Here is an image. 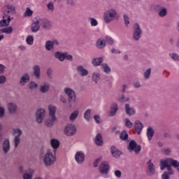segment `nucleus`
Here are the masks:
<instances>
[{
    "label": "nucleus",
    "mask_w": 179,
    "mask_h": 179,
    "mask_svg": "<svg viewBox=\"0 0 179 179\" xmlns=\"http://www.w3.org/2000/svg\"><path fill=\"white\" fill-rule=\"evenodd\" d=\"M48 110L50 119L45 122V125L47 127H52V125H54V122L57 121V117H55V112L57 111V108L53 105H50L48 107Z\"/></svg>",
    "instance_id": "f257e3e1"
},
{
    "label": "nucleus",
    "mask_w": 179,
    "mask_h": 179,
    "mask_svg": "<svg viewBox=\"0 0 179 179\" xmlns=\"http://www.w3.org/2000/svg\"><path fill=\"white\" fill-rule=\"evenodd\" d=\"M117 17V10L114 8H110L106 11L103 14V20L105 23H110L113 20H115Z\"/></svg>",
    "instance_id": "f03ea898"
},
{
    "label": "nucleus",
    "mask_w": 179,
    "mask_h": 179,
    "mask_svg": "<svg viewBox=\"0 0 179 179\" xmlns=\"http://www.w3.org/2000/svg\"><path fill=\"white\" fill-rule=\"evenodd\" d=\"M55 160V152L53 153L48 151L43 157V163L45 166H51V164H54Z\"/></svg>",
    "instance_id": "7ed1b4c3"
},
{
    "label": "nucleus",
    "mask_w": 179,
    "mask_h": 179,
    "mask_svg": "<svg viewBox=\"0 0 179 179\" xmlns=\"http://www.w3.org/2000/svg\"><path fill=\"white\" fill-rule=\"evenodd\" d=\"M64 92L67 94L69 97V103H73L76 101V94H75V91L71 88H65Z\"/></svg>",
    "instance_id": "20e7f679"
},
{
    "label": "nucleus",
    "mask_w": 179,
    "mask_h": 179,
    "mask_svg": "<svg viewBox=\"0 0 179 179\" xmlns=\"http://www.w3.org/2000/svg\"><path fill=\"white\" fill-rule=\"evenodd\" d=\"M129 152H135V153H139V151L141 150L142 148L141 145H138L136 141L132 140L129 143V145L127 147Z\"/></svg>",
    "instance_id": "39448f33"
},
{
    "label": "nucleus",
    "mask_w": 179,
    "mask_h": 179,
    "mask_svg": "<svg viewBox=\"0 0 179 179\" xmlns=\"http://www.w3.org/2000/svg\"><path fill=\"white\" fill-rule=\"evenodd\" d=\"M64 132L67 136H72L76 134V127L72 124H67L65 127Z\"/></svg>",
    "instance_id": "423d86ee"
},
{
    "label": "nucleus",
    "mask_w": 179,
    "mask_h": 179,
    "mask_svg": "<svg viewBox=\"0 0 179 179\" xmlns=\"http://www.w3.org/2000/svg\"><path fill=\"white\" fill-rule=\"evenodd\" d=\"M142 34V30H141V26L139 24L136 23L134 24V31L133 34V38L136 41L141 38V35Z\"/></svg>",
    "instance_id": "0eeeda50"
},
{
    "label": "nucleus",
    "mask_w": 179,
    "mask_h": 179,
    "mask_svg": "<svg viewBox=\"0 0 179 179\" xmlns=\"http://www.w3.org/2000/svg\"><path fill=\"white\" fill-rule=\"evenodd\" d=\"M40 17H35L31 27L32 33H37L40 30Z\"/></svg>",
    "instance_id": "6e6552de"
},
{
    "label": "nucleus",
    "mask_w": 179,
    "mask_h": 179,
    "mask_svg": "<svg viewBox=\"0 0 179 179\" xmlns=\"http://www.w3.org/2000/svg\"><path fill=\"white\" fill-rule=\"evenodd\" d=\"M45 115V110L44 109H38L36 113V121L41 124L43 122V117Z\"/></svg>",
    "instance_id": "1a4fd4ad"
},
{
    "label": "nucleus",
    "mask_w": 179,
    "mask_h": 179,
    "mask_svg": "<svg viewBox=\"0 0 179 179\" xmlns=\"http://www.w3.org/2000/svg\"><path fill=\"white\" fill-rule=\"evenodd\" d=\"M11 20L12 19L10 18V16L4 15L3 19L0 20V27H6V26H9Z\"/></svg>",
    "instance_id": "9d476101"
},
{
    "label": "nucleus",
    "mask_w": 179,
    "mask_h": 179,
    "mask_svg": "<svg viewBox=\"0 0 179 179\" xmlns=\"http://www.w3.org/2000/svg\"><path fill=\"white\" fill-rule=\"evenodd\" d=\"M110 165L107 162H102L99 166V171L101 174H108Z\"/></svg>",
    "instance_id": "9b49d317"
},
{
    "label": "nucleus",
    "mask_w": 179,
    "mask_h": 179,
    "mask_svg": "<svg viewBox=\"0 0 179 179\" xmlns=\"http://www.w3.org/2000/svg\"><path fill=\"white\" fill-rule=\"evenodd\" d=\"M16 134H18V135L15 137V148H17V146L20 143V136H22V130H20V129H14V135H16Z\"/></svg>",
    "instance_id": "f8f14e48"
},
{
    "label": "nucleus",
    "mask_w": 179,
    "mask_h": 179,
    "mask_svg": "<svg viewBox=\"0 0 179 179\" xmlns=\"http://www.w3.org/2000/svg\"><path fill=\"white\" fill-rule=\"evenodd\" d=\"M75 159L77 163H83V162H85V153L83 152H77L75 155Z\"/></svg>",
    "instance_id": "ddd939ff"
},
{
    "label": "nucleus",
    "mask_w": 179,
    "mask_h": 179,
    "mask_svg": "<svg viewBox=\"0 0 179 179\" xmlns=\"http://www.w3.org/2000/svg\"><path fill=\"white\" fill-rule=\"evenodd\" d=\"M39 23L40 26H42L43 29H49L51 27V23L48 21V20H45L44 18L39 17Z\"/></svg>",
    "instance_id": "4468645a"
},
{
    "label": "nucleus",
    "mask_w": 179,
    "mask_h": 179,
    "mask_svg": "<svg viewBox=\"0 0 179 179\" xmlns=\"http://www.w3.org/2000/svg\"><path fill=\"white\" fill-rule=\"evenodd\" d=\"M134 128L138 135H141L142 129H143V124H142V123L139 120H137L134 123Z\"/></svg>",
    "instance_id": "2eb2a0df"
},
{
    "label": "nucleus",
    "mask_w": 179,
    "mask_h": 179,
    "mask_svg": "<svg viewBox=\"0 0 179 179\" xmlns=\"http://www.w3.org/2000/svg\"><path fill=\"white\" fill-rule=\"evenodd\" d=\"M77 72L78 75H80V76H87V74L89 73V71L85 69V67H83V66H78L77 67Z\"/></svg>",
    "instance_id": "dca6fc26"
},
{
    "label": "nucleus",
    "mask_w": 179,
    "mask_h": 179,
    "mask_svg": "<svg viewBox=\"0 0 179 179\" xmlns=\"http://www.w3.org/2000/svg\"><path fill=\"white\" fill-rule=\"evenodd\" d=\"M147 174L148 176H152V174H155V165L153 164V163H152L151 160L148 162Z\"/></svg>",
    "instance_id": "f3484780"
},
{
    "label": "nucleus",
    "mask_w": 179,
    "mask_h": 179,
    "mask_svg": "<svg viewBox=\"0 0 179 179\" xmlns=\"http://www.w3.org/2000/svg\"><path fill=\"white\" fill-rule=\"evenodd\" d=\"M50 145L52 149H54L53 152L55 153L57 149L59 148V141L57 139L53 138L50 141Z\"/></svg>",
    "instance_id": "a211bd4d"
},
{
    "label": "nucleus",
    "mask_w": 179,
    "mask_h": 179,
    "mask_svg": "<svg viewBox=\"0 0 179 179\" xmlns=\"http://www.w3.org/2000/svg\"><path fill=\"white\" fill-rule=\"evenodd\" d=\"M94 143L96 146H102L103 145V137L101 134H98L94 139Z\"/></svg>",
    "instance_id": "6ab92c4d"
},
{
    "label": "nucleus",
    "mask_w": 179,
    "mask_h": 179,
    "mask_svg": "<svg viewBox=\"0 0 179 179\" xmlns=\"http://www.w3.org/2000/svg\"><path fill=\"white\" fill-rule=\"evenodd\" d=\"M125 112L127 115H134L135 114V109L129 107V104H125Z\"/></svg>",
    "instance_id": "aec40b11"
},
{
    "label": "nucleus",
    "mask_w": 179,
    "mask_h": 179,
    "mask_svg": "<svg viewBox=\"0 0 179 179\" xmlns=\"http://www.w3.org/2000/svg\"><path fill=\"white\" fill-rule=\"evenodd\" d=\"M110 152L114 157H120V156L121 155V151L117 150L115 146L110 147Z\"/></svg>",
    "instance_id": "412c9836"
},
{
    "label": "nucleus",
    "mask_w": 179,
    "mask_h": 179,
    "mask_svg": "<svg viewBox=\"0 0 179 179\" xmlns=\"http://www.w3.org/2000/svg\"><path fill=\"white\" fill-rule=\"evenodd\" d=\"M29 80H30V77L27 74H24L21 78V80L20 81V85L21 86H24V85H26V83H27V82H29Z\"/></svg>",
    "instance_id": "4be33fe9"
},
{
    "label": "nucleus",
    "mask_w": 179,
    "mask_h": 179,
    "mask_svg": "<svg viewBox=\"0 0 179 179\" xmlns=\"http://www.w3.org/2000/svg\"><path fill=\"white\" fill-rule=\"evenodd\" d=\"M117 110H118V105H117V103H113L110 106V116L114 117V115H115V114L117 113Z\"/></svg>",
    "instance_id": "5701e85b"
},
{
    "label": "nucleus",
    "mask_w": 179,
    "mask_h": 179,
    "mask_svg": "<svg viewBox=\"0 0 179 179\" xmlns=\"http://www.w3.org/2000/svg\"><path fill=\"white\" fill-rule=\"evenodd\" d=\"M9 149H10V144L9 143V140H6L3 143V150L4 153H8V152H9Z\"/></svg>",
    "instance_id": "b1692460"
},
{
    "label": "nucleus",
    "mask_w": 179,
    "mask_h": 179,
    "mask_svg": "<svg viewBox=\"0 0 179 179\" xmlns=\"http://www.w3.org/2000/svg\"><path fill=\"white\" fill-rule=\"evenodd\" d=\"M155 135V130L152 127H148L147 129V136L148 141H152L153 136Z\"/></svg>",
    "instance_id": "393cba45"
},
{
    "label": "nucleus",
    "mask_w": 179,
    "mask_h": 179,
    "mask_svg": "<svg viewBox=\"0 0 179 179\" xmlns=\"http://www.w3.org/2000/svg\"><path fill=\"white\" fill-rule=\"evenodd\" d=\"M0 32L4 33L6 34H12L13 33V27H7L3 29H0Z\"/></svg>",
    "instance_id": "a878e982"
},
{
    "label": "nucleus",
    "mask_w": 179,
    "mask_h": 179,
    "mask_svg": "<svg viewBox=\"0 0 179 179\" xmlns=\"http://www.w3.org/2000/svg\"><path fill=\"white\" fill-rule=\"evenodd\" d=\"M45 47L48 51H51L54 49V42L51 41H46Z\"/></svg>",
    "instance_id": "bb28decb"
},
{
    "label": "nucleus",
    "mask_w": 179,
    "mask_h": 179,
    "mask_svg": "<svg viewBox=\"0 0 179 179\" xmlns=\"http://www.w3.org/2000/svg\"><path fill=\"white\" fill-rule=\"evenodd\" d=\"M34 73L37 79L40 78V66L36 65L34 66Z\"/></svg>",
    "instance_id": "cd10ccee"
},
{
    "label": "nucleus",
    "mask_w": 179,
    "mask_h": 179,
    "mask_svg": "<svg viewBox=\"0 0 179 179\" xmlns=\"http://www.w3.org/2000/svg\"><path fill=\"white\" fill-rule=\"evenodd\" d=\"M78 115H79V110H74L69 117L70 121H75Z\"/></svg>",
    "instance_id": "c85d7f7f"
},
{
    "label": "nucleus",
    "mask_w": 179,
    "mask_h": 179,
    "mask_svg": "<svg viewBox=\"0 0 179 179\" xmlns=\"http://www.w3.org/2000/svg\"><path fill=\"white\" fill-rule=\"evenodd\" d=\"M98 48H104L106 47V41L103 39H99L96 42Z\"/></svg>",
    "instance_id": "c756f323"
},
{
    "label": "nucleus",
    "mask_w": 179,
    "mask_h": 179,
    "mask_svg": "<svg viewBox=\"0 0 179 179\" xmlns=\"http://www.w3.org/2000/svg\"><path fill=\"white\" fill-rule=\"evenodd\" d=\"M26 43L29 45H33V43H34V38L31 35H29L26 38Z\"/></svg>",
    "instance_id": "7c9ffc66"
},
{
    "label": "nucleus",
    "mask_w": 179,
    "mask_h": 179,
    "mask_svg": "<svg viewBox=\"0 0 179 179\" xmlns=\"http://www.w3.org/2000/svg\"><path fill=\"white\" fill-rule=\"evenodd\" d=\"M8 108L9 113H15L17 107L16 106V105L11 103L8 104Z\"/></svg>",
    "instance_id": "2f4dec72"
},
{
    "label": "nucleus",
    "mask_w": 179,
    "mask_h": 179,
    "mask_svg": "<svg viewBox=\"0 0 179 179\" xmlns=\"http://www.w3.org/2000/svg\"><path fill=\"white\" fill-rule=\"evenodd\" d=\"M101 62H103V59L101 57L94 59L92 61V64L94 66H99Z\"/></svg>",
    "instance_id": "473e14b6"
},
{
    "label": "nucleus",
    "mask_w": 179,
    "mask_h": 179,
    "mask_svg": "<svg viewBox=\"0 0 179 179\" xmlns=\"http://www.w3.org/2000/svg\"><path fill=\"white\" fill-rule=\"evenodd\" d=\"M30 16H33V11L30 8H27L25 12L24 13V17H30Z\"/></svg>",
    "instance_id": "72a5a7b5"
},
{
    "label": "nucleus",
    "mask_w": 179,
    "mask_h": 179,
    "mask_svg": "<svg viewBox=\"0 0 179 179\" xmlns=\"http://www.w3.org/2000/svg\"><path fill=\"white\" fill-rule=\"evenodd\" d=\"M6 8H7V13H15V6L12 4H7Z\"/></svg>",
    "instance_id": "f704fd0d"
},
{
    "label": "nucleus",
    "mask_w": 179,
    "mask_h": 179,
    "mask_svg": "<svg viewBox=\"0 0 179 179\" xmlns=\"http://www.w3.org/2000/svg\"><path fill=\"white\" fill-rule=\"evenodd\" d=\"M55 55V58H57L59 61H64V59H65V53L62 54L59 52H57Z\"/></svg>",
    "instance_id": "c9c22d12"
},
{
    "label": "nucleus",
    "mask_w": 179,
    "mask_h": 179,
    "mask_svg": "<svg viewBox=\"0 0 179 179\" xmlns=\"http://www.w3.org/2000/svg\"><path fill=\"white\" fill-rule=\"evenodd\" d=\"M92 113V110L87 109L86 112L84 113V118L86 121H90V113Z\"/></svg>",
    "instance_id": "e433bc0d"
},
{
    "label": "nucleus",
    "mask_w": 179,
    "mask_h": 179,
    "mask_svg": "<svg viewBox=\"0 0 179 179\" xmlns=\"http://www.w3.org/2000/svg\"><path fill=\"white\" fill-rule=\"evenodd\" d=\"M124 124L127 128H132V127H134V123H132L129 119H124Z\"/></svg>",
    "instance_id": "4c0bfd02"
},
{
    "label": "nucleus",
    "mask_w": 179,
    "mask_h": 179,
    "mask_svg": "<svg viewBox=\"0 0 179 179\" xmlns=\"http://www.w3.org/2000/svg\"><path fill=\"white\" fill-rule=\"evenodd\" d=\"M166 15H167V9L162 8L159 13V16H160V17H164V16H166Z\"/></svg>",
    "instance_id": "58836bf2"
},
{
    "label": "nucleus",
    "mask_w": 179,
    "mask_h": 179,
    "mask_svg": "<svg viewBox=\"0 0 179 179\" xmlns=\"http://www.w3.org/2000/svg\"><path fill=\"white\" fill-rule=\"evenodd\" d=\"M99 79H100V73H94L92 74V80L94 82H95V83H97Z\"/></svg>",
    "instance_id": "ea45409f"
},
{
    "label": "nucleus",
    "mask_w": 179,
    "mask_h": 179,
    "mask_svg": "<svg viewBox=\"0 0 179 179\" xmlns=\"http://www.w3.org/2000/svg\"><path fill=\"white\" fill-rule=\"evenodd\" d=\"M48 89H50V85H42L41 87L40 92H41V93H45V92H48Z\"/></svg>",
    "instance_id": "a19ab883"
},
{
    "label": "nucleus",
    "mask_w": 179,
    "mask_h": 179,
    "mask_svg": "<svg viewBox=\"0 0 179 179\" xmlns=\"http://www.w3.org/2000/svg\"><path fill=\"white\" fill-rule=\"evenodd\" d=\"M120 138L122 139V141H127V139H128V134L127 131L122 132L120 134Z\"/></svg>",
    "instance_id": "79ce46f5"
},
{
    "label": "nucleus",
    "mask_w": 179,
    "mask_h": 179,
    "mask_svg": "<svg viewBox=\"0 0 179 179\" xmlns=\"http://www.w3.org/2000/svg\"><path fill=\"white\" fill-rule=\"evenodd\" d=\"M90 24L92 27H94L99 24V22H97L96 19H94L93 17L90 18Z\"/></svg>",
    "instance_id": "37998d69"
},
{
    "label": "nucleus",
    "mask_w": 179,
    "mask_h": 179,
    "mask_svg": "<svg viewBox=\"0 0 179 179\" xmlns=\"http://www.w3.org/2000/svg\"><path fill=\"white\" fill-rule=\"evenodd\" d=\"M102 68L106 73H110V72L111 71V69H110V67H108V65L106 64H102Z\"/></svg>",
    "instance_id": "c03bdc74"
},
{
    "label": "nucleus",
    "mask_w": 179,
    "mask_h": 179,
    "mask_svg": "<svg viewBox=\"0 0 179 179\" xmlns=\"http://www.w3.org/2000/svg\"><path fill=\"white\" fill-rule=\"evenodd\" d=\"M152 70L150 69H148L144 73V78L145 79H149L150 78V73Z\"/></svg>",
    "instance_id": "a18cd8bd"
},
{
    "label": "nucleus",
    "mask_w": 179,
    "mask_h": 179,
    "mask_svg": "<svg viewBox=\"0 0 179 179\" xmlns=\"http://www.w3.org/2000/svg\"><path fill=\"white\" fill-rule=\"evenodd\" d=\"M47 8L49 12H54V3L50 2L49 3H48Z\"/></svg>",
    "instance_id": "49530a36"
},
{
    "label": "nucleus",
    "mask_w": 179,
    "mask_h": 179,
    "mask_svg": "<svg viewBox=\"0 0 179 179\" xmlns=\"http://www.w3.org/2000/svg\"><path fill=\"white\" fill-rule=\"evenodd\" d=\"M106 41L108 43V44H110V45H113V44H114V39H113V38L110 36H106Z\"/></svg>",
    "instance_id": "de8ad7c7"
},
{
    "label": "nucleus",
    "mask_w": 179,
    "mask_h": 179,
    "mask_svg": "<svg viewBox=\"0 0 179 179\" xmlns=\"http://www.w3.org/2000/svg\"><path fill=\"white\" fill-rule=\"evenodd\" d=\"M171 58L173 59V61H179V55L176 53H172L169 55Z\"/></svg>",
    "instance_id": "09e8293b"
},
{
    "label": "nucleus",
    "mask_w": 179,
    "mask_h": 179,
    "mask_svg": "<svg viewBox=\"0 0 179 179\" xmlns=\"http://www.w3.org/2000/svg\"><path fill=\"white\" fill-rule=\"evenodd\" d=\"M114 174H115V177H117V178H121V176H122V173L120 170H116V171H115Z\"/></svg>",
    "instance_id": "8fccbe9b"
},
{
    "label": "nucleus",
    "mask_w": 179,
    "mask_h": 179,
    "mask_svg": "<svg viewBox=\"0 0 179 179\" xmlns=\"http://www.w3.org/2000/svg\"><path fill=\"white\" fill-rule=\"evenodd\" d=\"M6 82V77L5 76H0V85H3Z\"/></svg>",
    "instance_id": "3c124183"
},
{
    "label": "nucleus",
    "mask_w": 179,
    "mask_h": 179,
    "mask_svg": "<svg viewBox=\"0 0 179 179\" xmlns=\"http://www.w3.org/2000/svg\"><path fill=\"white\" fill-rule=\"evenodd\" d=\"M119 101L122 103H125V101H129V98H124V95L122 96V97L119 98Z\"/></svg>",
    "instance_id": "603ef678"
},
{
    "label": "nucleus",
    "mask_w": 179,
    "mask_h": 179,
    "mask_svg": "<svg viewBox=\"0 0 179 179\" xmlns=\"http://www.w3.org/2000/svg\"><path fill=\"white\" fill-rule=\"evenodd\" d=\"M31 177H33L32 173H25L23 176L24 179H31Z\"/></svg>",
    "instance_id": "864d4df0"
},
{
    "label": "nucleus",
    "mask_w": 179,
    "mask_h": 179,
    "mask_svg": "<svg viewBox=\"0 0 179 179\" xmlns=\"http://www.w3.org/2000/svg\"><path fill=\"white\" fill-rule=\"evenodd\" d=\"M5 115V108L0 107V118H2Z\"/></svg>",
    "instance_id": "5fc2aeb1"
},
{
    "label": "nucleus",
    "mask_w": 179,
    "mask_h": 179,
    "mask_svg": "<svg viewBox=\"0 0 179 179\" xmlns=\"http://www.w3.org/2000/svg\"><path fill=\"white\" fill-rule=\"evenodd\" d=\"M29 87L30 89H36V87H37V84L34 82H31L29 83Z\"/></svg>",
    "instance_id": "6e6d98bb"
},
{
    "label": "nucleus",
    "mask_w": 179,
    "mask_h": 179,
    "mask_svg": "<svg viewBox=\"0 0 179 179\" xmlns=\"http://www.w3.org/2000/svg\"><path fill=\"white\" fill-rule=\"evenodd\" d=\"M94 120L96 122V124H100V116L96 115L94 116Z\"/></svg>",
    "instance_id": "4d7b16f0"
},
{
    "label": "nucleus",
    "mask_w": 179,
    "mask_h": 179,
    "mask_svg": "<svg viewBox=\"0 0 179 179\" xmlns=\"http://www.w3.org/2000/svg\"><path fill=\"white\" fill-rule=\"evenodd\" d=\"M124 20L125 22V24L127 26V24H129V18L128 17L127 15H124Z\"/></svg>",
    "instance_id": "13d9d810"
},
{
    "label": "nucleus",
    "mask_w": 179,
    "mask_h": 179,
    "mask_svg": "<svg viewBox=\"0 0 179 179\" xmlns=\"http://www.w3.org/2000/svg\"><path fill=\"white\" fill-rule=\"evenodd\" d=\"M5 66H3V64H0V75H2V73L5 72Z\"/></svg>",
    "instance_id": "bf43d9fd"
},
{
    "label": "nucleus",
    "mask_w": 179,
    "mask_h": 179,
    "mask_svg": "<svg viewBox=\"0 0 179 179\" xmlns=\"http://www.w3.org/2000/svg\"><path fill=\"white\" fill-rule=\"evenodd\" d=\"M73 57H72V55H66V53H65V59H67L68 61H72V59H73Z\"/></svg>",
    "instance_id": "052dcab7"
},
{
    "label": "nucleus",
    "mask_w": 179,
    "mask_h": 179,
    "mask_svg": "<svg viewBox=\"0 0 179 179\" xmlns=\"http://www.w3.org/2000/svg\"><path fill=\"white\" fill-rule=\"evenodd\" d=\"M112 54H121V52L120 50H117L115 49H112L111 50Z\"/></svg>",
    "instance_id": "680f3d73"
},
{
    "label": "nucleus",
    "mask_w": 179,
    "mask_h": 179,
    "mask_svg": "<svg viewBox=\"0 0 179 179\" xmlns=\"http://www.w3.org/2000/svg\"><path fill=\"white\" fill-rule=\"evenodd\" d=\"M99 162H100V159H97L95 160V162H94V167H97V166H99Z\"/></svg>",
    "instance_id": "e2e57ef3"
},
{
    "label": "nucleus",
    "mask_w": 179,
    "mask_h": 179,
    "mask_svg": "<svg viewBox=\"0 0 179 179\" xmlns=\"http://www.w3.org/2000/svg\"><path fill=\"white\" fill-rule=\"evenodd\" d=\"M48 76H51L52 74V70L51 69H48L47 71Z\"/></svg>",
    "instance_id": "0e129e2a"
},
{
    "label": "nucleus",
    "mask_w": 179,
    "mask_h": 179,
    "mask_svg": "<svg viewBox=\"0 0 179 179\" xmlns=\"http://www.w3.org/2000/svg\"><path fill=\"white\" fill-rule=\"evenodd\" d=\"M134 87H136V89H138V87H141V83L139 82H136L134 83Z\"/></svg>",
    "instance_id": "69168bd1"
},
{
    "label": "nucleus",
    "mask_w": 179,
    "mask_h": 179,
    "mask_svg": "<svg viewBox=\"0 0 179 179\" xmlns=\"http://www.w3.org/2000/svg\"><path fill=\"white\" fill-rule=\"evenodd\" d=\"M164 152L165 155H169L171 151L170 150L169 148H166L164 150Z\"/></svg>",
    "instance_id": "338daca9"
},
{
    "label": "nucleus",
    "mask_w": 179,
    "mask_h": 179,
    "mask_svg": "<svg viewBox=\"0 0 179 179\" xmlns=\"http://www.w3.org/2000/svg\"><path fill=\"white\" fill-rule=\"evenodd\" d=\"M67 3H69V5H73V0H68Z\"/></svg>",
    "instance_id": "774afa93"
}]
</instances>
